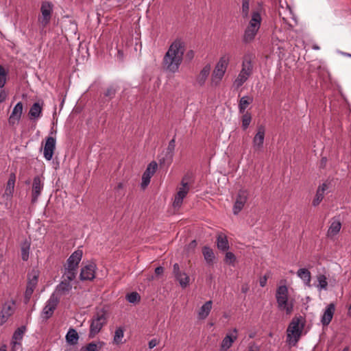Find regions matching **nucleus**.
Returning a JSON list of instances; mask_svg holds the SVG:
<instances>
[{
	"label": "nucleus",
	"instance_id": "f257e3e1",
	"mask_svg": "<svg viewBox=\"0 0 351 351\" xmlns=\"http://www.w3.org/2000/svg\"><path fill=\"white\" fill-rule=\"evenodd\" d=\"M185 49V43L181 38L176 39L170 45L162 61V67L165 71L175 73L179 71Z\"/></svg>",
	"mask_w": 351,
	"mask_h": 351
},
{
	"label": "nucleus",
	"instance_id": "f03ea898",
	"mask_svg": "<svg viewBox=\"0 0 351 351\" xmlns=\"http://www.w3.org/2000/svg\"><path fill=\"white\" fill-rule=\"evenodd\" d=\"M262 17L258 11H253L252 12L251 19L246 27L243 37V43L247 44L252 43L261 27Z\"/></svg>",
	"mask_w": 351,
	"mask_h": 351
},
{
	"label": "nucleus",
	"instance_id": "7ed1b4c3",
	"mask_svg": "<svg viewBox=\"0 0 351 351\" xmlns=\"http://www.w3.org/2000/svg\"><path fill=\"white\" fill-rule=\"evenodd\" d=\"M304 322L302 316L294 317L287 330V341L292 346H295L300 339L304 329Z\"/></svg>",
	"mask_w": 351,
	"mask_h": 351
},
{
	"label": "nucleus",
	"instance_id": "20e7f679",
	"mask_svg": "<svg viewBox=\"0 0 351 351\" xmlns=\"http://www.w3.org/2000/svg\"><path fill=\"white\" fill-rule=\"evenodd\" d=\"M254 58V54L252 53L247 52L244 54L241 70L234 82V86L237 88L241 87L252 75L253 71L252 60Z\"/></svg>",
	"mask_w": 351,
	"mask_h": 351
},
{
	"label": "nucleus",
	"instance_id": "39448f33",
	"mask_svg": "<svg viewBox=\"0 0 351 351\" xmlns=\"http://www.w3.org/2000/svg\"><path fill=\"white\" fill-rule=\"evenodd\" d=\"M107 314L104 309L97 311L90 319L89 338H94L107 324Z\"/></svg>",
	"mask_w": 351,
	"mask_h": 351
},
{
	"label": "nucleus",
	"instance_id": "423d86ee",
	"mask_svg": "<svg viewBox=\"0 0 351 351\" xmlns=\"http://www.w3.org/2000/svg\"><path fill=\"white\" fill-rule=\"evenodd\" d=\"M288 288L285 285L279 286L276 292V299L278 308L280 311H285L287 315H290L293 310V304L289 302Z\"/></svg>",
	"mask_w": 351,
	"mask_h": 351
},
{
	"label": "nucleus",
	"instance_id": "0eeeda50",
	"mask_svg": "<svg viewBox=\"0 0 351 351\" xmlns=\"http://www.w3.org/2000/svg\"><path fill=\"white\" fill-rule=\"evenodd\" d=\"M229 62V55H224L220 58L212 74V84L217 85L219 83L226 73Z\"/></svg>",
	"mask_w": 351,
	"mask_h": 351
},
{
	"label": "nucleus",
	"instance_id": "6e6552de",
	"mask_svg": "<svg viewBox=\"0 0 351 351\" xmlns=\"http://www.w3.org/2000/svg\"><path fill=\"white\" fill-rule=\"evenodd\" d=\"M39 278V271L37 269H32L27 275V286L24 294V302L27 304L36 289Z\"/></svg>",
	"mask_w": 351,
	"mask_h": 351
},
{
	"label": "nucleus",
	"instance_id": "1a4fd4ad",
	"mask_svg": "<svg viewBox=\"0 0 351 351\" xmlns=\"http://www.w3.org/2000/svg\"><path fill=\"white\" fill-rule=\"evenodd\" d=\"M176 147V136L169 142L168 146L165 153H162L158 156V161L160 165L169 166L173 158L174 150Z\"/></svg>",
	"mask_w": 351,
	"mask_h": 351
},
{
	"label": "nucleus",
	"instance_id": "9d476101",
	"mask_svg": "<svg viewBox=\"0 0 351 351\" xmlns=\"http://www.w3.org/2000/svg\"><path fill=\"white\" fill-rule=\"evenodd\" d=\"M59 302L60 297L57 296L56 293H52L50 295L41 312V316L44 319L47 320L53 315Z\"/></svg>",
	"mask_w": 351,
	"mask_h": 351
},
{
	"label": "nucleus",
	"instance_id": "9b49d317",
	"mask_svg": "<svg viewBox=\"0 0 351 351\" xmlns=\"http://www.w3.org/2000/svg\"><path fill=\"white\" fill-rule=\"evenodd\" d=\"M44 188V178L40 176H36L34 178L32 190H31V202L36 204L38 202V197L40 196Z\"/></svg>",
	"mask_w": 351,
	"mask_h": 351
},
{
	"label": "nucleus",
	"instance_id": "f8f14e48",
	"mask_svg": "<svg viewBox=\"0 0 351 351\" xmlns=\"http://www.w3.org/2000/svg\"><path fill=\"white\" fill-rule=\"evenodd\" d=\"M53 5L50 2L44 1L41 4V16L38 18V22L43 28L45 27L50 22Z\"/></svg>",
	"mask_w": 351,
	"mask_h": 351
},
{
	"label": "nucleus",
	"instance_id": "ddd939ff",
	"mask_svg": "<svg viewBox=\"0 0 351 351\" xmlns=\"http://www.w3.org/2000/svg\"><path fill=\"white\" fill-rule=\"evenodd\" d=\"M248 191L245 189L239 191L232 209L234 215H238L243 208L248 199Z\"/></svg>",
	"mask_w": 351,
	"mask_h": 351
},
{
	"label": "nucleus",
	"instance_id": "4468645a",
	"mask_svg": "<svg viewBox=\"0 0 351 351\" xmlns=\"http://www.w3.org/2000/svg\"><path fill=\"white\" fill-rule=\"evenodd\" d=\"M157 167L158 165L155 161H152L148 165L142 176L141 187L143 189H145L148 186L150 182L151 178L156 172Z\"/></svg>",
	"mask_w": 351,
	"mask_h": 351
},
{
	"label": "nucleus",
	"instance_id": "2eb2a0df",
	"mask_svg": "<svg viewBox=\"0 0 351 351\" xmlns=\"http://www.w3.org/2000/svg\"><path fill=\"white\" fill-rule=\"evenodd\" d=\"M189 191V186L186 182H182V186L178 189V191L175 195L173 206L174 208H180L182 204L184 198L186 196Z\"/></svg>",
	"mask_w": 351,
	"mask_h": 351
},
{
	"label": "nucleus",
	"instance_id": "dca6fc26",
	"mask_svg": "<svg viewBox=\"0 0 351 351\" xmlns=\"http://www.w3.org/2000/svg\"><path fill=\"white\" fill-rule=\"evenodd\" d=\"M96 265L91 263L82 267L80 274L81 280H93L95 277Z\"/></svg>",
	"mask_w": 351,
	"mask_h": 351
},
{
	"label": "nucleus",
	"instance_id": "f3484780",
	"mask_svg": "<svg viewBox=\"0 0 351 351\" xmlns=\"http://www.w3.org/2000/svg\"><path fill=\"white\" fill-rule=\"evenodd\" d=\"M56 138L52 136H48L44 147L43 155L47 160H51L53 158L56 149Z\"/></svg>",
	"mask_w": 351,
	"mask_h": 351
},
{
	"label": "nucleus",
	"instance_id": "a211bd4d",
	"mask_svg": "<svg viewBox=\"0 0 351 351\" xmlns=\"http://www.w3.org/2000/svg\"><path fill=\"white\" fill-rule=\"evenodd\" d=\"M14 302L12 301L11 302H5L1 309V315H0V325L4 324L8 318L14 313Z\"/></svg>",
	"mask_w": 351,
	"mask_h": 351
},
{
	"label": "nucleus",
	"instance_id": "6ab92c4d",
	"mask_svg": "<svg viewBox=\"0 0 351 351\" xmlns=\"http://www.w3.org/2000/svg\"><path fill=\"white\" fill-rule=\"evenodd\" d=\"M22 112L23 104L22 102L19 101L14 107L12 112L8 119L9 125L14 126L17 124L21 118Z\"/></svg>",
	"mask_w": 351,
	"mask_h": 351
},
{
	"label": "nucleus",
	"instance_id": "aec40b11",
	"mask_svg": "<svg viewBox=\"0 0 351 351\" xmlns=\"http://www.w3.org/2000/svg\"><path fill=\"white\" fill-rule=\"evenodd\" d=\"M335 311V304L334 303H330L326 306L321 317V323L324 326H327L329 325L332 319Z\"/></svg>",
	"mask_w": 351,
	"mask_h": 351
},
{
	"label": "nucleus",
	"instance_id": "412c9836",
	"mask_svg": "<svg viewBox=\"0 0 351 351\" xmlns=\"http://www.w3.org/2000/svg\"><path fill=\"white\" fill-rule=\"evenodd\" d=\"M265 127L262 125L258 127V131L253 138V147L257 150L263 147L265 138Z\"/></svg>",
	"mask_w": 351,
	"mask_h": 351
},
{
	"label": "nucleus",
	"instance_id": "4be33fe9",
	"mask_svg": "<svg viewBox=\"0 0 351 351\" xmlns=\"http://www.w3.org/2000/svg\"><path fill=\"white\" fill-rule=\"evenodd\" d=\"M234 334H227L223 339L221 343V349L223 351L228 350L237 339V329L234 328L232 330Z\"/></svg>",
	"mask_w": 351,
	"mask_h": 351
},
{
	"label": "nucleus",
	"instance_id": "5701e85b",
	"mask_svg": "<svg viewBox=\"0 0 351 351\" xmlns=\"http://www.w3.org/2000/svg\"><path fill=\"white\" fill-rule=\"evenodd\" d=\"M211 66L210 64H206L196 76L195 82L199 86H204L210 73Z\"/></svg>",
	"mask_w": 351,
	"mask_h": 351
},
{
	"label": "nucleus",
	"instance_id": "b1692460",
	"mask_svg": "<svg viewBox=\"0 0 351 351\" xmlns=\"http://www.w3.org/2000/svg\"><path fill=\"white\" fill-rule=\"evenodd\" d=\"M71 289L72 285L71 282L66 281V280H63L56 286L55 291L53 293H56V295L59 297L69 293Z\"/></svg>",
	"mask_w": 351,
	"mask_h": 351
},
{
	"label": "nucleus",
	"instance_id": "393cba45",
	"mask_svg": "<svg viewBox=\"0 0 351 351\" xmlns=\"http://www.w3.org/2000/svg\"><path fill=\"white\" fill-rule=\"evenodd\" d=\"M328 189V186L327 184H326V183H323L322 185L318 186L317 191H316L315 197L314 199L313 200V203H312L313 206H317L320 204V202L322 201V199L324 198V192Z\"/></svg>",
	"mask_w": 351,
	"mask_h": 351
},
{
	"label": "nucleus",
	"instance_id": "a878e982",
	"mask_svg": "<svg viewBox=\"0 0 351 351\" xmlns=\"http://www.w3.org/2000/svg\"><path fill=\"white\" fill-rule=\"evenodd\" d=\"M82 251L80 250H77L72 253V254L67 260L68 265L73 266V267L77 268L78 265L82 259Z\"/></svg>",
	"mask_w": 351,
	"mask_h": 351
},
{
	"label": "nucleus",
	"instance_id": "bb28decb",
	"mask_svg": "<svg viewBox=\"0 0 351 351\" xmlns=\"http://www.w3.org/2000/svg\"><path fill=\"white\" fill-rule=\"evenodd\" d=\"M16 182V176L14 173H10L8 180L6 188L4 193V196L11 197L14 191V185Z\"/></svg>",
	"mask_w": 351,
	"mask_h": 351
},
{
	"label": "nucleus",
	"instance_id": "cd10ccee",
	"mask_svg": "<svg viewBox=\"0 0 351 351\" xmlns=\"http://www.w3.org/2000/svg\"><path fill=\"white\" fill-rule=\"evenodd\" d=\"M27 328L25 326H22L18 328L12 335V343L15 346L16 344L21 345V341L23 339V335Z\"/></svg>",
	"mask_w": 351,
	"mask_h": 351
},
{
	"label": "nucleus",
	"instance_id": "c85d7f7f",
	"mask_svg": "<svg viewBox=\"0 0 351 351\" xmlns=\"http://www.w3.org/2000/svg\"><path fill=\"white\" fill-rule=\"evenodd\" d=\"M297 275L303 280L306 286L311 287V274L307 269H299L297 271Z\"/></svg>",
	"mask_w": 351,
	"mask_h": 351
},
{
	"label": "nucleus",
	"instance_id": "c756f323",
	"mask_svg": "<svg viewBox=\"0 0 351 351\" xmlns=\"http://www.w3.org/2000/svg\"><path fill=\"white\" fill-rule=\"evenodd\" d=\"M217 245L219 250L226 251L229 249V243L227 237L221 233L217 237Z\"/></svg>",
	"mask_w": 351,
	"mask_h": 351
},
{
	"label": "nucleus",
	"instance_id": "7c9ffc66",
	"mask_svg": "<svg viewBox=\"0 0 351 351\" xmlns=\"http://www.w3.org/2000/svg\"><path fill=\"white\" fill-rule=\"evenodd\" d=\"M253 101V98L250 96H243L239 101V111L241 114H244L246 108Z\"/></svg>",
	"mask_w": 351,
	"mask_h": 351
},
{
	"label": "nucleus",
	"instance_id": "2f4dec72",
	"mask_svg": "<svg viewBox=\"0 0 351 351\" xmlns=\"http://www.w3.org/2000/svg\"><path fill=\"white\" fill-rule=\"evenodd\" d=\"M202 254L206 263L213 265L215 258L213 250L208 246H204L202 248Z\"/></svg>",
	"mask_w": 351,
	"mask_h": 351
},
{
	"label": "nucleus",
	"instance_id": "473e14b6",
	"mask_svg": "<svg viewBox=\"0 0 351 351\" xmlns=\"http://www.w3.org/2000/svg\"><path fill=\"white\" fill-rule=\"evenodd\" d=\"M42 106L38 102L34 103L29 109V115L31 119H38L42 114Z\"/></svg>",
	"mask_w": 351,
	"mask_h": 351
},
{
	"label": "nucleus",
	"instance_id": "72a5a7b5",
	"mask_svg": "<svg viewBox=\"0 0 351 351\" xmlns=\"http://www.w3.org/2000/svg\"><path fill=\"white\" fill-rule=\"evenodd\" d=\"M79 339L78 333L74 328H70L66 335V341L70 345H75L77 343Z\"/></svg>",
	"mask_w": 351,
	"mask_h": 351
},
{
	"label": "nucleus",
	"instance_id": "f704fd0d",
	"mask_svg": "<svg viewBox=\"0 0 351 351\" xmlns=\"http://www.w3.org/2000/svg\"><path fill=\"white\" fill-rule=\"evenodd\" d=\"M30 242L25 239L21 245V258L26 261L29 258L30 250Z\"/></svg>",
	"mask_w": 351,
	"mask_h": 351
},
{
	"label": "nucleus",
	"instance_id": "c9c22d12",
	"mask_svg": "<svg viewBox=\"0 0 351 351\" xmlns=\"http://www.w3.org/2000/svg\"><path fill=\"white\" fill-rule=\"evenodd\" d=\"M212 308V301H207L199 309L198 317L199 319H205L210 313Z\"/></svg>",
	"mask_w": 351,
	"mask_h": 351
},
{
	"label": "nucleus",
	"instance_id": "e433bc0d",
	"mask_svg": "<svg viewBox=\"0 0 351 351\" xmlns=\"http://www.w3.org/2000/svg\"><path fill=\"white\" fill-rule=\"evenodd\" d=\"M104 343L103 341L90 342L82 347L81 351H99L104 346Z\"/></svg>",
	"mask_w": 351,
	"mask_h": 351
},
{
	"label": "nucleus",
	"instance_id": "4c0bfd02",
	"mask_svg": "<svg viewBox=\"0 0 351 351\" xmlns=\"http://www.w3.org/2000/svg\"><path fill=\"white\" fill-rule=\"evenodd\" d=\"M77 269V268L73 267V266L68 265L67 267L65 268L63 275V277L66 278L64 280H66V281L70 282L73 280L76 276Z\"/></svg>",
	"mask_w": 351,
	"mask_h": 351
},
{
	"label": "nucleus",
	"instance_id": "58836bf2",
	"mask_svg": "<svg viewBox=\"0 0 351 351\" xmlns=\"http://www.w3.org/2000/svg\"><path fill=\"white\" fill-rule=\"evenodd\" d=\"M341 223L339 221L335 220L332 222L329 229L328 230V236H334L336 235L341 230Z\"/></svg>",
	"mask_w": 351,
	"mask_h": 351
},
{
	"label": "nucleus",
	"instance_id": "ea45409f",
	"mask_svg": "<svg viewBox=\"0 0 351 351\" xmlns=\"http://www.w3.org/2000/svg\"><path fill=\"white\" fill-rule=\"evenodd\" d=\"M317 279L318 281V285H317V288L318 289V290H327L328 282L326 276L324 274H319L317 276Z\"/></svg>",
	"mask_w": 351,
	"mask_h": 351
},
{
	"label": "nucleus",
	"instance_id": "a19ab883",
	"mask_svg": "<svg viewBox=\"0 0 351 351\" xmlns=\"http://www.w3.org/2000/svg\"><path fill=\"white\" fill-rule=\"evenodd\" d=\"M118 90V87L114 84H112L107 87L106 90L104 92V95L108 99H112L115 97V95Z\"/></svg>",
	"mask_w": 351,
	"mask_h": 351
},
{
	"label": "nucleus",
	"instance_id": "79ce46f5",
	"mask_svg": "<svg viewBox=\"0 0 351 351\" xmlns=\"http://www.w3.org/2000/svg\"><path fill=\"white\" fill-rule=\"evenodd\" d=\"M250 0H242L241 15L243 19H247L250 14Z\"/></svg>",
	"mask_w": 351,
	"mask_h": 351
},
{
	"label": "nucleus",
	"instance_id": "37998d69",
	"mask_svg": "<svg viewBox=\"0 0 351 351\" xmlns=\"http://www.w3.org/2000/svg\"><path fill=\"white\" fill-rule=\"evenodd\" d=\"M243 116L241 117L242 121V128L245 130L250 125L252 121V115L249 112H244L242 114Z\"/></svg>",
	"mask_w": 351,
	"mask_h": 351
},
{
	"label": "nucleus",
	"instance_id": "c03bdc74",
	"mask_svg": "<svg viewBox=\"0 0 351 351\" xmlns=\"http://www.w3.org/2000/svg\"><path fill=\"white\" fill-rule=\"evenodd\" d=\"M176 279L179 282L182 288L186 287L189 284V276L184 272L182 273L179 278H176Z\"/></svg>",
	"mask_w": 351,
	"mask_h": 351
},
{
	"label": "nucleus",
	"instance_id": "a18cd8bd",
	"mask_svg": "<svg viewBox=\"0 0 351 351\" xmlns=\"http://www.w3.org/2000/svg\"><path fill=\"white\" fill-rule=\"evenodd\" d=\"M126 299L130 303H135L140 301L141 296L137 292H132L126 295Z\"/></svg>",
	"mask_w": 351,
	"mask_h": 351
},
{
	"label": "nucleus",
	"instance_id": "49530a36",
	"mask_svg": "<svg viewBox=\"0 0 351 351\" xmlns=\"http://www.w3.org/2000/svg\"><path fill=\"white\" fill-rule=\"evenodd\" d=\"M8 72L5 71L4 67L0 65V88H3L6 83V77Z\"/></svg>",
	"mask_w": 351,
	"mask_h": 351
},
{
	"label": "nucleus",
	"instance_id": "de8ad7c7",
	"mask_svg": "<svg viewBox=\"0 0 351 351\" xmlns=\"http://www.w3.org/2000/svg\"><path fill=\"white\" fill-rule=\"evenodd\" d=\"M123 337V329L121 327L118 328L114 332V341L119 343Z\"/></svg>",
	"mask_w": 351,
	"mask_h": 351
},
{
	"label": "nucleus",
	"instance_id": "09e8293b",
	"mask_svg": "<svg viewBox=\"0 0 351 351\" xmlns=\"http://www.w3.org/2000/svg\"><path fill=\"white\" fill-rule=\"evenodd\" d=\"M236 261V256L235 255L230 252H228L226 253L224 261L228 265H234V262Z\"/></svg>",
	"mask_w": 351,
	"mask_h": 351
},
{
	"label": "nucleus",
	"instance_id": "8fccbe9b",
	"mask_svg": "<svg viewBox=\"0 0 351 351\" xmlns=\"http://www.w3.org/2000/svg\"><path fill=\"white\" fill-rule=\"evenodd\" d=\"M182 272H181L180 269V266L178 263H175L173 266V274L175 278H179L180 275H181Z\"/></svg>",
	"mask_w": 351,
	"mask_h": 351
},
{
	"label": "nucleus",
	"instance_id": "3c124183",
	"mask_svg": "<svg viewBox=\"0 0 351 351\" xmlns=\"http://www.w3.org/2000/svg\"><path fill=\"white\" fill-rule=\"evenodd\" d=\"M194 56L195 52L193 50H189L185 55L186 60L188 61H191L194 58Z\"/></svg>",
	"mask_w": 351,
	"mask_h": 351
},
{
	"label": "nucleus",
	"instance_id": "603ef678",
	"mask_svg": "<svg viewBox=\"0 0 351 351\" xmlns=\"http://www.w3.org/2000/svg\"><path fill=\"white\" fill-rule=\"evenodd\" d=\"M159 343V341L156 339H153L149 342V348L152 349L156 346Z\"/></svg>",
	"mask_w": 351,
	"mask_h": 351
},
{
	"label": "nucleus",
	"instance_id": "864d4df0",
	"mask_svg": "<svg viewBox=\"0 0 351 351\" xmlns=\"http://www.w3.org/2000/svg\"><path fill=\"white\" fill-rule=\"evenodd\" d=\"M7 98V93L4 90H1L0 92V104L3 103L5 101Z\"/></svg>",
	"mask_w": 351,
	"mask_h": 351
},
{
	"label": "nucleus",
	"instance_id": "5fc2aeb1",
	"mask_svg": "<svg viewBox=\"0 0 351 351\" xmlns=\"http://www.w3.org/2000/svg\"><path fill=\"white\" fill-rule=\"evenodd\" d=\"M267 277L264 276L260 278L259 283L261 287H264L267 284Z\"/></svg>",
	"mask_w": 351,
	"mask_h": 351
},
{
	"label": "nucleus",
	"instance_id": "6e6d98bb",
	"mask_svg": "<svg viewBox=\"0 0 351 351\" xmlns=\"http://www.w3.org/2000/svg\"><path fill=\"white\" fill-rule=\"evenodd\" d=\"M259 348L254 343H250L248 346V351H258Z\"/></svg>",
	"mask_w": 351,
	"mask_h": 351
},
{
	"label": "nucleus",
	"instance_id": "4d7b16f0",
	"mask_svg": "<svg viewBox=\"0 0 351 351\" xmlns=\"http://www.w3.org/2000/svg\"><path fill=\"white\" fill-rule=\"evenodd\" d=\"M164 272V269L162 267H158L155 269V274L157 275V276H159V275H161Z\"/></svg>",
	"mask_w": 351,
	"mask_h": 351
},
{
	"label": "nucleus",
	"instance_id": "13d9d810",
	"mask_svg": "<svg viewBox=\"0 0 351 351\" xmlns=\"http://www.w3.org/2000/svg\"><path fill=\"white\" fill-rule=\"evenodd\" d=\"M248 290H249V286L247 284H244L242 285V287H241L242 293H245L248 291Z\"/></svg>",
	"mask_w": 351,
	"mask_h": 351
},
{
	"label": "nucleus",
	"instance_id": "bf43d9fd",
	"mask_svg": "<svg viewBox=\"0 0 351 351\" xmlns=\"http://www.w3.org/2000/svg\"><path fill=\"white\" fill-rule=\"evenodd\" d=\"M123 184L122 182H119L118 183V184L117 185V186L115 187V190L117 191H119V190L121 189H123Z\"/></svg>",
	"mask_w": 351,
	"mask_h": 351
},
{
	"label": "nucleus",
	"instance_id": "052dcab7",
	"mask_svg": "<svg viewBox=\"0 0 351 351\" xmlns=\"http://www.w3.org/2000/svg\"><path fill=\"white\" fill-rule=\"evenodd\" d=\"M0 351H6V346L5 345L0 346Z\"/></svg>",
	"mask_w": 351,
	"mask_h": 351
},
{
	"label": "nucleus",
	"instance_id": "680f3d73",
	"mask_svg": "<svg viewBox=\"0 0 351 351\" xmlns=\"http://www.w3.org/2000/svg\"><path fill=\"white\" fill-rule=\"evenodd\" d=\"M190 245L192 247H195L196 246V241L195 240L192 241L191 243H190Z\"/></svg>",
	"mask_w": 351,
	"mask_h": 351
},
{
	"label": "nucleus",
	"instance_id": "e2e57ef3",
	"mask_svg": "<svg viewBox=\"0 0 351 351\" xmlns=\"http://www.w3.org/2000/svg\"><path fill=\"white\" fill-rule=\"evenodd\" d=\"M342 351H349V348L348 347H345Z\"/></svg>",
	"mask_w": 351,
	"mask_h": 351
},
{
	"label": "nucleus",
	"instance_id": "0e129e2a",
	"mask_svg": "<svg viewBox=\"0 0 351 351\" xmlns=\"http://www.w3.org/2000/svg\"><path fill=\"white\" fill-rule=\"evenodd\" d=\"M30 184L29 180L25 181V184Z\"/></svg>",
	"mask_w": 351,
	"mask_h": 351
},
{
	"label": "nucleus",
	"instance_id": "69168bd1",
	"mask_svg": "<svg viewBox=\"0 0 351 351\" xmlns=\"http://www.w3.org/2000/svg\"><path fill=\"white\" fill-rule=\"evenodd\" d=\"M313 49H319V47H317V46H314V47H313Z\"/></svg>",
	"mask_w": 351,
	"mask_h": 351
},
{
	"label": "nucleus",
	"instance_id": "338daca9",
	"mask_svg": "<svg viewBox=\"0 0 351 351\" xmlns=\"http://www.w3.org/2000/svg\"><path fill=\"white\" fill-rule=\"evenodd\" d=\"M345 55H346V56L351 57V54H350V53H345Z\"/></svg>",
	"mask_w": 351,
	"mask_h": 351
}]
</instances>
